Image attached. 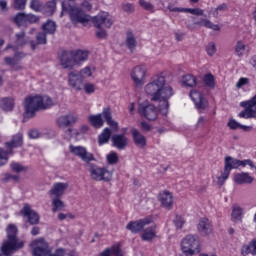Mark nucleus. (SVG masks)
<instances>
[{
    "label": "nucleus",
    "instance_id": "423d86ee",
    "mask_svg": "<svg viewBox=\"0 0 256 256\" xmlns=\"http://www.w3.org/2000/svg\"><path fill=\"white\" fill-rule=\"evenodd\" d=\"M91 21L94 24V27L99 29L96 32V37H98V39L107 38V31H105L103 27H105V29H111V26L113 25V18H111L109 13L102 12L97 16H94Z\"/></svg>",
    "mask_w": 256,
    "mask_h": 256
},
{
    "label": "nucleus",
    "instance_id": "f3484780",
    "mask_svg": "<svg viewBox=\"0 0 256 256\" xmlns=\"http://www.w3.org/2000/svg\"><path fill=\"white\" fill-rule=\"evenodd\" d=\"M83 81L77 71H72L68 74V84L72 89H75V91H81V89H83Z\"/></svg>",
    "mask_w": 256,
    "mask_h": 256
},
{
    "label": "nucleus",
    "instance_id": "8fccbe9b",
    "mask_svg": "<svg viewBox=\"0 0 256 256\" xmlns=\"http://www.w3.org/2000/svg\"><path fill=\"white\" fill-rule=\"evenodd\" d=\"M107 163L108 165H117L119 163V156L115 152H111L107 155Z\"/></svg>",
    "mask_w": 256,
    "mask_h": 256
},
{
    "label": "nucleus",
    "instance_id": "cd10ccee",
    "mask_svg": "<svg viewBox=\"0 0 256 256\" xmlns=\"http://www.w3.org/2000/svg\"><path fill=\"white\" fill-rule=\"evenodd\" d=\"M7 151H13V149H17V147L23 146V134L18 133L12 137L10 142L5 143Z\"/></svg>",
    "mask_w": 256,
    "mask_h": 256
},
{
    "label": "nucleus",
    "instance_id": "a19ab883",
    "mask_svg": "<svg viewBox=\"0 0 256 256\" xmlns=\"http://www.w3.org/2000/svg\"><path fill=\"white\" fill-rule=\"evenodd\" d=\"M243 217V208L239 205H234L232 207V219L235 221H241Z\"/></svg>",
    "mask_w": 256,
    "mask_h": 256
},
{
    "label": "nucleus",
    "instance_id": "a18cd8bd",
    "mask_svg": "<svg viewBox=\"0 0 256 256\" xmlns=\"http://www.w3.org/2000/svg\"><path fill=\"white\" fill-rule=\"evenodd\" d=\"M42 99V109L45 111V109H49V107H53L55 103L53 102V99L49 96H41Z\"/></svg>",
    "mask_w": 256,
    "mask_h": 256
},
{
    "label": "nucleus",
    "instance_id": "2f4dec72",
    "mask_svg": "<svg viewBox=\"0 0 256 256\" xmlns=\"http://www.w3.org/2000/svg\"><path fill=\"white\" fill-rule=\"evenodd\" d=\"M88 121L92 127H95L96 129H101L103 127L105 121H103V118L101 114H96V115H90L88 117Z\"/></svg>",
    "mask_w": 256,
    "mask_h": 256
},
{
    "label": "nucleus",
    "instance_id": "49530a36",
    "mask_svg": "<svg viewBox=\"0 0 256 256\" xmlns=\"http://www.w3.org/2000/svg\"><path fill=\"white\" fill-rule=\"evenodd\" d=\"M10 167L13 173H23V171H27V167L21 165V163L18 162H12Z\"/></svg>",
    "mask_w": 256,
    "mask_h": 256
},
{
    "label": "nucleus",
    "instance_id": "473e14b6",
    "mask_svg": "<svg viewBox=\"0 0 256 256\" xmlns=\"http://www.w3.org/2000/svg\"><path fill=\"white\" fill-rule=\"evenodd\" d=\"M42 31L46 32L48 35H55V31H57V24L52 20H48L42 25Z\"/></svg>",
    "mask_w": 256,
    "mask_h": 256
},
{
    "label": "nucleus",
    "instance_id": "6e6d98bb",
    "mask_svg": "<svg viewBox=\"0 0 256 256\" xmlns=\"http://www.w3.org/2000/svg\"><path fill=\"white\" fill-rule=\"evenodd\" d=\"M206 52L207 55H209L210 57H213V55L217 53V47L215 46V42H210L206 46Z\"/></svg>",
    "mask_w": 256,
    "mask_h": 256
},
{
    "label": "nucleus",
    "instance_id": "603ef678",
    "mask_svg": "<svg viewBox=\"0 0 256 256\" xmlns=\"http://www.w3.org/2000/svg\"><path fill=\"white\" fill-rule=\"evenodd\" d=\"M27 5V0H14V9L23 11Z\"/></svg>",
    "mask_w": 256,
    "mask_h": 256
},
{
    "label": "nucleus",
    "instance_id": "4d7b16f0",
    "mask_svg": "<svg viewBox=\"0 0 256 256\" xmlns=\"http://www.w3.org/2000/svg\"><path fill=\"white\" fill-rule=\"evenodd\" d=\"M78 75H80V77L83 80L87 79V77H91L92 75L91 68L89 67L83 68L80 72H78Z\"/></svg>",
    "mask_w": 256,
    "mask_h": 256
},
{
    "label": "nucleus",
    "instance_id": "a878e982",
    "mask_svg": "<svg viewBox=\"0 0 256 256\" xmlns=\"http://www.w3.org/2000/svg\"><path fill=\"white\" fill-rule=\"evenodd\" d=\"M140 237L142 241H148V243H151V241L157 237V226H150L146 229L144 228Z\"/></svg>",
    "mask_w": 256,
    "mask_h": 256
},
{
    "label": "nucleus",
    "instance_id": "de8ad7c7",
    "mask_svg": "<svg viewBox=\"0 0 256 256\" xmlns=\"http://www.w3.org/2000/svg\"><path fill=\"white\" fill-rule=\"evenodd\" d=\"M184 13H190L191 15H197L198 17H201L205 15V10L201 8H185Z\"/></svg>",
    "mask_w": 256,
    "mask_h": 256
},
{
    "label": "nucleus",
    "instance_id": "0eeeda50",
    "mask_svg": "<svg viewBox=\"0 0 256 256\" xmlns=\"http://www.w3.org/2000/svg\"><path fill=\"white\" fill-rule=\"evenodd\" d=\"M24 119H33L37 111H43V99L41 96H30L24 101Z\"/></svg>",
    "mask_w": 256,
    "mask_h": 256
},
{
    "label": "nucleus",
    "instance_id": "e2e57ef3",
    "mask_svg": "<svg viewBox=\"0 0 256 256\" xmlns=\"http://www.w3.org/2000/svg\"><path fill=\"white\" fill-rule=\"evenodd\" d=\"M167 9L171 11V13H185V8L173 7L172 4H168Z\"/></svg>",
    "mask_w": 256,
    "mask_h": 256
},
{
    "label": "nucleus",
    "instance_id": "4be33fe9",
    "mask_svg": "<svg viewBox=\"0 0 256 256\" xmlns=\"http://www.w3.org/2000/svg\"><path fill=\"white\" fill-rule=\"evenodd\" d=\"M240 107L244 110L238 114L242 119H253L256 118V108H254L249 102L243 101L240 103Z\"/></svg>",
    "mask_w": 256,
    "mask_h": 256
},
{
    "label": "nucleus",
    "instance_id": "13d9d810",
    "mask_svg": "<svg viewBox=\"0 0 256 256\" xmlns=\"http://www.w3.org/2000/svg\"><path fill=\"white\" fill-rule=\"evenodd\" d=\"M30 9H32L33 11H36V12L41 11V3L39 2V0H31L30 1Z\"/></svg>",
    "mask_w": 256,
    "mask_h": 256
},
{
    "label": "nucleus",
    "instance_id": "c03bdc74",
    "mask_svg": "<svg viewBox=\"0 0 256 256\" xmlns=\"http://www.w3.org/2000/svg\"><path fill=\"white\" fill-rule=\"evenodd\" d=\"M138 3L140 7L144 9V11H148L149 13H155V5H153V3L145 0H139Z\"/></svg>",
    "mask_w": 256,
    "mask_h": 256
},
{
    "label": "nucleus",
    "instance_id": "864d4df0",
    "mask_svg": "<svg viewBox=\"0 0 256 256\" xmlns=\"http://www.w3.org/2000/svg\"><path fill=\"white\" fill-rule=\"evenodd\" d=\"M253 241H251L248 245H244L241 249V254L247 256L251 253L253 255Z\"/></svg>",
    "mask_w": 256,
    "mask_h": 256
},
{
    "label": "nucleus",
    "instance_id": "bf43d9fd",
    "mask_svg": "<svg viewBox=\"0 0 256 256\" xmlns=\"http://www.w3.org/2000/svg\"><path fill=\"white\" fill-rule=\"evenodd\" d=\"M83 88L85 93H87V95H91V93H95V85L91 84V83H87V84H83Z\"/></svg>",
    "mask_w": 256,
    "mask_h": 256
},
{
    "label": "nucleus",
    "instance_id": "dca6fc26",
    "mask_svg": "<svg viewBox=\"0 0 256 256\" xmlns=\"http://www.w3.org/2000/svg\"><path fill=\"white\" fill-rule=\"evenodd\" d=\"M20 213L23 215V217H26L30 225H39V214L35 210L31 209L29 204H24Z\"/></svg>",
    "mask_w": 256,
    "mask_h": 256
},
{
    "label": "nucleus",
    "instance_id": "7ed1b4c3",
    "mask_svg": "<svg viewBox=\"0 0 256 256\" xmlns=\"http://www.w3.org/2000/svg\"><path fill=\"white\" fill-rule=\"evenodd\" d=\"M247 165H249V167L252 169L255 167V164L251 161V159L239 160L231 156L225 157L224 170L218 177V183L223 185L225 181L229 179V175H231V171H233V169H239V167H247Z\"/></svg>",
    "mask_w": 256,
    "mask_h": 256
},
{
    "label": "nucleus",
    "instance_id": "338daca9",
    "mask_svg": "<svg viewBox=\"0 0 256 256\" xmlns=\"http://www.w3.org/2000/svg\"><path fill=\"white\" fill-rule=\"evenodd\" d=\"M81 7H83V9L86 11H91V9H93V4H91V0H83Z\"/></svg>",
    "mask_w": 256,
    "mask_h": 256
},
{
    "label": "nucleus",
    "instance_id": "4468645a",
    "mask_svg": "<svg viewBox=\"0 0 256 256\" xmlns=\"http://www.w3.org/2000/svg\"><path fill=\"white\" fill-rule=\"evenodd\" d=\"M190 98L194 102V105L196 109L199 111V113H203L207 107H209V102L203 95H201V92L197 90H191L190 91Z\"/></svg>",
    "mask_w": 256,
    "mask_h": 256
},
{
    "label": "nucleus",
    "instance_id": "5701e85b",
    "mask_svg": "<svg viewBox=\"0 0 256 256\" xmlns=\"http://www.w3.org/2000/svg\"><path fill=\"white\" fill-rule=\"evenodd\" d=\"M158 201H160L164 209H171L173 207V194L167 190L159 193Z\"/></svg>",
    "mask_w": 256,
    "mask_h": 256
},
{
    "label": "nucleus",
    "instance_id": "6e6552de",
    "mask_svg": "<svg viewBox=\"0 0 256 256\" xmlns=\"http://www.w3.org/2000/svg\"><path fill=\"white\" fill-rule=\"evenodd\" d=\"M181 249L185 255H195L201 253V241L197 235H187L181 241Z\"/></svg>",
    "mask_w": 256,
    "mask_h": 256
},
{
    "label": "nucleus",
    "instance_id": "b1692460",
    "mask_svg": "<svg viewBox=\"0 0 256 256\" xmlns=\"http://www.w3.org/2000/svg\"><path fill=\"white\" fill-rule=\"evenodd\" d=\"M102 118L105 119L107 125L111 127L114 131H119V123L113 120V114L110 107L103 108L102 113L100 114Z\"/></svg>",
    "mask_w": 256,
    "mask_h": 256
},
{
    "label": "nucleus",
    "instance_id": "9b49d317",
    "mask_svg": "<svg viewBox=\"0 0 256 256\" xmlns=\"http://www.w3.org/2000/svg\"><path fill=\"white\" fill-rule=\"evenodd\" d=\"M69 151L72 153V155H75V157H79L84 161V163H91V161H95V156L93 153L88 152L87 148L83 146H69Z\"/></svg>",
    "mask_w": 256,
    "mask_h": 256
},
{
    "label": "nucleus",
    "instance_id": "f8f14e48",
    "mask_svg": "<svg viewBox=\"0 0 256 256\" xmlns=\"http://www.w3.org/2000/svg\"><path fill=\"white\" fill-rule=\"evenodd\" d=\"M33 256H50L51 255V247L49 244L45 242V239L39 238L33 242Z\"/></svg>",
    "mask_w": 256,
    "mask_h": 256
},
{
    "label": "nucleus",
    "instance_id": "37998d69",
    "mask_svg": "<svg viewBox=\"0 0 256 256\" xmlns=\"http://www.w3.org/2000/svg\"><path fill=\"white\" fill-rule=\"evenodd\" d=\"M203 82L206 87H209L210 89H215V76H213V74L208 73L204 75Z\"/></svg>",
    "mask_w": 256,
    "mask_h": 256
},
{
    "label": "nucleus",
    "instance_id": "c85d7f7f",
    "mask_svg": "<svg viewBox=\"0 0 256 256\" xmlns=\"http://www.w3.org/2000/svg\"><path fill=\"white\" fill-rule=\"evenodd\" d=\"M194 25L198 27H206V29H212V31H220V27L217 24H213L209 19L202 18L198 21H194Z\"/></svg>",
    "mask_w": 256,
    "mask_h": 256
},
{
    "label": "nucleus",
    "instance_id": "393cba45",
    "mask_svg": "<svg viewBox=\"0 0 256 256\" xmlns=\"http://www.w3.org/2000/svg\"><path fill=\"white\" fill-rule=\"evenodd\" d=\"M254 178L250 176L247 172L235 173L234 174V182L237 185H251L253 183Z\"/></svg>",
    "mask_w": 256,
    "mask_h": 256
},
{
    "label": "nucleus",
    "instance_id": "6ab92c4d",
    "mask_svg": "<svg viewBox=\"0 0 256 256\" xmlns=\"http://www.w3.org/2000/svg\"><path fill=\"white\" fill-rule=\"evenodd\" d=\"M111 141H112L113 147L118 149V151H123L127 149L129 145V138H127L125 134H115L112 136Z\"/></svg>",
    "mask_w": 256,
    "mask_h": 256
},
{
    "label": "nucleus",
    "instance_id": "0e129e2a",
    "mask_svg": "<svg viewBox=\"0 0 256 256\" xmlns=\"http://www.w3.org/2000/svg\"><path fill=\"white\" fill-rule=\"evenodd\" d=\"M244 85H249V78H243L242 77L236 83L237 89H241V87H244Z\"/></svg>",
    "mask_w": 256,
    "mask_h": 256
},
{
    "label": "nucleus",
    "instance_id": "f704fd0d",
    "mask_svg": "<svg viewBox=\"0 0 256 256\" xmlns=\"http://www.w3.org/2000/svg\"><path fill=\"white\" fill-rule=\"evenodd\" d=\"M126 46L130 49L131 52L137 47V40L135 39V35L133 32L128 31L126 36Z\"/></svg>",
    "mask_w": 256,
    "mask_h": 256
},
{
    "label": "nucleus",
    "instance_id": "09e8293b",
    "mask_svg": "<svg viewBox=\"0 0 256 256\" xmlns=\"http://www.w3.org/2000/svg\"><path fill=\"white\" fill-rule=\"evenodd\" d=\"M173 223L176 229H183V225H185V218H183V216L181 215L176 214Z\"/></svg>",
    "mask_w": 256,
    "mask_h": 256
},
{
    "label": "nucleus",
    "instance_id": "c756f323",
    "mask_svg": "<svg viewBox=\"0 0 256 256\" xmlns=\"http://www.w3.org/2000/svg\"><path fill=\"white\" fill-rule=\"evenodd\" d=\"M47 35L48 34L46 32H39L36 35L37 43H35V41H30V47L32 51H35V49H37V45H47Z\"/></svg>",
    "mask_w": 256,
    "mask_h": 256
},
{
    "label": "nucleus",
    "instance_id": "7c9ffc66",
    "mask_svg": "<svg viewBox=\"0 0 256 256\" xmlns=\"http://www.w3.org/2000/svg\"><path fill=\"white\" fill-rule=\"evenodd\" d=\"M13 107H15V99L12 97L0 99V108L2 111H13Z\"/></svg>",
    "mask_w": 256,
    "mask_h": 256
},
{
    "label": "nucleus",
    "instance_id": "e433bc0d",
    "mask_svg": "<svg viewBox=\"0 0 256 256\" xmlns=\"http://www.w3.org/2000/svg\"><path fill=\"white\" fill-rule=\"evenodd\" d=\"M52 199V212L57 213V211H62L65 209V203L62 202L61 198H51Z\"/></svg>",
    "mask_w": 256,
    "mask_h": 256
},
{
    "label": "nucleus",
    "instance_id": "1a4fd4ad",
    "mask_svg": "<svg viewBox=\"0 0 256 256\" xmlns=\"http://www.w3.org/2000/svg\"><path fill=\"white\" fill-rule=\"evenodd\" d=\"M89 173L93 181L109 182L113 177V173L108 171L106 167H99L95 164H90Z\"/></svg>",
    "mask_w": 256,
    "mask_h": 256
},
{
    "label": "nucleus",
    "instance_id": "680f3d73",
    "mask_svg": "<svg viewBox=\"0 0 256 256\" xmlns=\"http://www.w3.org/2000/svg\"><path fill=\"white\" fill-rule=\"evenodd\" d=\"M39 21V17L35 14H26V22L27 23H37Z\"/></svg>",
    "mask_w": 256,
    "mask_h": 256
},
{
    "label": "nucleus",
    "instance_id": "20e7f679",
    "mask_svg": "<svg viewBox=\"0 0 256 256\" xmlns=\"http://www.w3.org/2000/svg\"><path fill=\"white\" fill-rule=\"evenodd\" d=\"M89 59V51L87 50H66L60 55V62L64 69H73L77 63L87 61Z\"/></svg>",
    "mask_w": 256,
    "mask_h": 256
},
{
    "label": "nucleus",
    "instance_id": "774afa93",
    "mask_svg": "<svg viewBox=\"0 0 256 256\" xmlns=\"http://www.w3.org/2000/svg\"><path fill=\"white\" fill-rule=\"evenodd\" d=\"M49 256H65V249L58 248L53 254L50 253Z\"/></svg>",
    "mask_w": 256,
    "mask_h": 256
},
{
    "label": "nucleus",
    "instance_id": "ddd939ff",
    "mask_svg": "<svg viewBox=\"0 0 256 256\" xmlns=\"http://www.w3.org/2000/svg\"><path fill=\"white\" fill-rule=\"evenodd\" d=\"M153 223L152 217H146L144 219L136 220V221H130L126 225V229L128 231H131V233L137 234L141 233L146 227V225H151Z\"/></svg>",
    "mask_w": 256,
    "mask_h": 256
},
{
    "label": "nucleus",
    "instance_id": "3c124183",
    "mask_svg": "<svg viewBox=\"0 0 256 256\" xmlns=\"http://www.w3.org/2000/svg\"><path fill=\"white\" fill-rule=\"evenodd\" d=\"M243 51H245V44L243 41H238L235 45V53L238 57H243Z\"/></svg>",
    "mask_w": 256,
    "mask_h": 256
},
{
    "label": "nucleus",
    "instance_id": "79ce46f5",
    "mask_svg": "<svg viewBox=\"0 0 256 256\" xmlns=\"http://www.w3.org/2000/svg\"><path fill=\"white\" fill-rule=\"evenodd\" d=\"M228 127L232 130H235V129H243V131H249V129H251V127L249 126H245L243 124H240L239 122H237L235 119H231L229 120L228 122Z\"/></svg>",
    "mask_w": 256,
    "mask_h": 256
},
{
    "label": "nucleus",
    "instance_id": "a211bd4d",
    "mask_svg": "<svg viewBox=\"0 0 256 256\" xmlns=\"http://www.w3.org/2000/svg\"><path fill=\"white\" fill-rule=\"evenodd\" d=\"M76 123L77 116L73 114L60 116L56 121L57 127L63 130L67 129V127H72V125H75Z\"/></svg>",
    "mask_w": 256,
    "mask_h": 256
},
{
    "label": "nucleus",
    "instance_id": "39448f33",
    "mask_svg": "<svg viewBox=\"0 0 256 256\" xmlns=\"http://www.w3.org/2000/svg\"><path fill=\"white\" fill-rule=\"evenodd\" d=\"M61 5L62 13H68L70 21L71 23H73V25H77L78 23L85 25V23H89V21H91V16L85 14L83 9H81L80 7L71 5V2H69V0L62 1Z\"/></svg>",
    "mask_w": 256,
    "mask_h": 256
},
{
    "label": "nucleus",
    "instance_id": "58836bf2",
    "mask_svg": "<svg viewBox=\"0 0 256 256\" xmlns=\"http://www.w3.org/2000/svg\"><path fill=\"white\" fill-rule=\"evenodd\" d=\"M9 155H13V151L9 150H3L0 148V167H3V165H7L9 162Z\"/></svg>",
    "mask_w": 256,
    "mask_h": 256
},
{
    "label": "nucleus",
    "instance_id": "9d476101",
    "mask_svg": "<svg viewBox=\"0 0 256 256\" xmlns=\"http://www.w3.org/2000/svg\"><path fill=\"white\" fill-rule=\"evenodd\" d=\"M130 77L135 87H143L147 79V67H145V65H138L134 67L130 72Z\"/></svg>",
    "mask_w": 256,
    "mask_h": 256
},
{
    "label": "nucleus",
    "instance_id": "72a5a7b5",
    "mask_svg": "<svg viewBox=\"0 0 256 256\" xmlns=\"http://www.w3.org/2000/svg\"><path fill=\"white\" fill-rule=\"evenodd\" d=\"M109 139H111V129L105 128L98 137V143L99 145H105L109 143Z\"/></svg>",
    "mask_w": 256,
    "mask_h": 256
},
{
    "label": "nucleus",
    "instance_id": "5fc2aeb1",
    "mask_svg": "<svg viewBox=\"0 0 256 256\" xmlns=\"http://www.w3.org/2000/svg\"><path fill=\"white\" fill-rule=\"evenodd\" d=\"M2 181H4V183H9V181H19V175H12L10 173H5L3 175Z\"/></svg>",
    "mask_w": 256,
    "mask_h": 256
},
{
    "label": "nucleus",
    "instance_id": "052dcab7",
    "mask_svg": "<svg viewBox=\"0 0 256 256\" xmlns=\"http://www.w3.org/2000/svg\"><path fill=\"white\" fill-rule=\"evenodd\" d=\"M122 9L125 13H133L135 11V6L131 3H125L122 5Z\"/></svg>",
    "mask_w": 256,
    "mask_h": 256
},
{
    "label": "nucleus",
    "instance_id": "f03ea898",
    "mask_svg": "<svg viewBox=\"0 0 256 256\" xmlns=\"http://www.w3.org/2000/svg\"><path fill=\"white\" fill-rule=\"evenodd\" d=\"M19 230L15 224H9L6 228L7 240L3 242L1 252L6 255H12L14 251L23 249L25 243L17 237Z\"/></svg>",
    "mask_w": 256,
    "mask_h": 256
},
{
    "label": "nucleus",
    "instance_id": "f257e3e1",
    "mask_svg": "<svg viewBox=\"0 0 256 256\" xmlns=\"http://www.w3.org/2000/svg\"><path fill=\"white\" fill-rule=\"evenodd\" d=\"M145 93L151 97V101H159L158 107L162 115L169 113V99L175 95L173 87L167 85L163 75H156L145 85Z\"/></svg>",
    "mask_w": 256,
    "mask_h": 256
},
{
    "label": "nucleus",
    "instance_id": "bb28decb",
    "mask_svg": "<svg viewBox=\"0 0 256 256\" xmlns=\"http://www.w3.org/2000/svg\"><path fill=\"white\" fill-rule=\"evenodd\" d=\"M132 133V138L134 141V144L136 147H140L143 149V147H146L147 145V138H145V136H143V134H141V132H139V130L133 128L131 130Z\"/></svg>",
    "mask_w": 256,
    "mask_h": 256
},
{
    "label": "nucleus",
    "instance_id": "4c0bfd02",
    "mask_svg": "<svg viewBox=\"0 0 256 256\" xmlns=\"http://www.w3.org/2000/svg\"><path fill=\"white\" fill-rule=\"evenodd\" d=\"M14 23L18 25V27H25L27 25V14L23 12H19L15 17H14Z\"/></svg>",
    "mask_w": 256,
    "mask_h": 256
},
{
    "label": "nucleus",
    "instance_id": "c9c22d12",
    "mask_svg": "<svg viewBox=\"0 0 256 256\" xmlns=\"http://www.w3.org/2000/svg\"><path fill=\"white\" fill-rule=\"evenodd\" d=\"M182 85L183 87H195V85H197V80L195 79V76L186 74L182 78Z\"/></svg>",
    "mask_w": 256,
    "mask_h": 256
},
{
    "label": "nucleus",
    "instance_id": "aec40b11",
    "mask_svg": "<svg viewBox=\"0 0 256 256\" xmlns=\"http://www.w3.org/2000/svg\"><path fill=\"white\" fill-rule=\"evenodd\" d=\"M68 187V183L57 182L49 190V195L51 198H61L65 195V191H67Z\"/></svg>",
    "mask_w": 256,
    "mask_h": 256
},
{
    "label": "nucleus",
    "instance_id": "412c9836",
    "mask_svg": "<svg viewBox=\"0 0 256 256\" xmlns=\"http://www.w3.org/2000/svg\"><path fill=\"white\" fill-rule=\"evenodd\" d=\"M197 229L200 235L207 237L213 233V223L209 218H202L198 223Z\"/></svg>",
    "mask_w": 256,
    "mask_h": 256
},
{
    "label": "nucleus",
    "instance_id": "69168bd1",
    "mask_svg": "<svg viewBox=\"0 0 256 256\" xmlns=\"http://www.w3.org/2000/svg\"><path fill=\"white\" fill-rule=\"evenodd\" d=\"M228 6L226 3L219 5L214 11V17H219V11H227Z\"/></svg>",
    "mask_w": 256,
    "mask_h": 256
},
{
    "label": "nucleus",
    "instance_id": "2eb2a0df",
    "mask_svg": "<svg viewBox=\"0 0 256 256\" xmlns=\"http://www.w3.org/2000/svg\"><path fill=\"white\" fill-rule=\"evenodd\" d=\"M140 115L148 121H155L158 117L157 107L153 104L140 105L138 109Z\"/></svg>",
    "mask_w": 256,
    "mask_h": 256
},
{
    "label": "nucleus",
    "instance_id": "ea45409f",
    "mask_svg": "<svg viewBox=\"0 0 256 256\" xmlns=\"http://www.w3.org/2000/svg\"><path fill=\"white\" fill-rule=\"evenodd\" d=\"M15 45L16 47H24L27 45V38H25V31H21L15 35Z\"/></svg>",
    "mask_w": 256,
    "mask_h": 256
}]
</instances>
